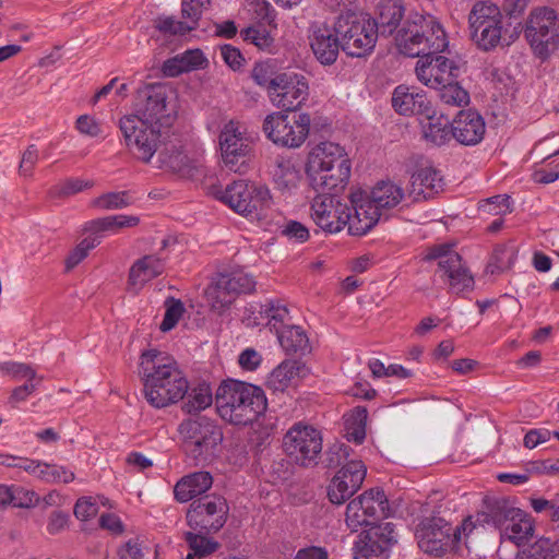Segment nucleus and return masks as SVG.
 <instances>
[{"label": "nucleus", "instance_id": "58836bf2", "mask_svg": "<svg viewBox=\"0 0 559 559\" xmlns=\"http://www.w3.org/2000/svg\"><path fill=\"white\" fill-rule=\"evenodd\" d=\"M260 318L264 320L266 326L270 328L271 331H282L285 325L290 323V314L286 305L280 301H267L261 306L259 311Z\"/></svg>", "mask_w": 559, "mask_h": 559}, {"label": "nucleus", "instance_id": "f8f14e48", "mask_svg": "<svg viewBox=\"0 0 559 559\" xmlns=\"http://www.w3.org/2000/svg\"><path fill=\"white\" fill-rule=\"evenodd\" d=\"M179 431L183 438L185 451L197 463L212 459L223 440L222 429L205 417L183 421Z\"/></svg>", "mask_w": 559, "mask_h": 559}, {"label": "nucleus", "instance_id": "09e8293b", "mask_svg": "<svg viewBox=\"0 0 559 559\" xmlns=\"http://www.w3.org/2000/svg\"><path fill=\"white\" fill-rule=\"evenodd\" d=\"M240 36L245 41L251 43L260 50L271 51L274 39L269 32L260 25L249 26L240 32Z\"/></svg>", "mask_w": 559, "mask_h": 559}, {"label": "nucleus", "instance_id": "c9c22d12", "mask_svg": "<svg viewBox=\"0 0 559 559\" xmlns=\"http://www.w3.org/2000/svg\"><path fill=\"white\" fill-rule=\"evenodd\" d=\"M484 514L487 523H492L501 531L512 518L521 515V509L515 508L504 498H487Z\"/></svg>", "mask_w": 559, "mask_h": 559}, {"label": "nucleus", "instance_id": "13d9d810", "mask_svg": "<svg viewBox=\"0 0 559 559\" xmlns=\"http://www.w3.org/2000/svg\"><path fill=\"white\" fill-rule=\"evenodd\" d=\"M12 501L16 508H31L38 502V496L21 486H11Z\"/></svg>", "mask_w": 559, "mask_h": 559}, {"label": "nucleus", "instance_id": "412c9836", "mask_svg": "<svg viewBox=\"0 0 559 559\" xmlns=\"http://www.w3.org/2000/svg\"><path fill=\"white\" fill-rule=\"evenodd\" d=\"M525 36L531 46L543 55L549 44H556L559 40L556 12L545 7L532 11L526 22Z\"/></svg>", "mask_w": 559, "mask_h": 559}, {"label": "nucleus", "instance_id": "c756f323", "mask_svg": "<svg viewBox=\"0 0 559 559\" xmlns=\"http://www.w3.org/2000/svg\"><path fill=\"white\" fill-rule=\"evenodd\" d=\"M275 188L282 193H292L301 181L302 175L298 163L287 156H277L272 168Z\"/></svg>", "mask_w": 559, "mask_h": 559}, {"label": "nucleus", "instance_id": "052dcab7", "mask_svg": "<svg viewBox=\"0 0 559 559\" xmlns=\"http://www.w3.org/2000/svg\"><path fill=\"white\" fill-rule=\"evenodd\" d=\"M92 187V181L83 180L80 178H70L57 187V193L60 197H70Z\"/></svg>", "mask_w": 559, "mask_h": 559}, {"label": "nucleus", "instance_id": "f3484780", "mask_svg": "<svg viewBox=\"0 0 559 559\" xmlns=\"http://www.w3.org/2000/svg\"><path fill=\"white\" fill-rule=\"evenodd\" d=\"M283 449L296 464L301 466L316 464L322 451L321 432L312 426L297 423L284 436Z\"/></svg>", "mask_w": 559, "mask_h": 559}, {"label": "nucleus", "instance_id": "6e6d98bb", "mask_svg": "<svg viewBox=\"0 0 559 559\" xmlns=\"http://www.w3.org/2000/svg\"><path fill=\"white\" fill-rule=\"evenodd\" d=\"M252 79L254 82L260 85L267 88L269 94L271 95V92L275 90V86L273 85L274 76H273V68L267 62H259L255 63V66L252 69Z\"/></svg>", "mask_w": 559, "mask_h": 559}, {"label": "nucleus", "instance_id": "a18cd8bd", "mask_svg": "<svg viewBox=\"0 0 559 559\" xmlns=\"http://www.w3.org/2000/svg\"><path fill=\"white\" fill-rule=\"evenodd\" d=\"M516 559H559V545L550 538H539L523 549Z\"/></svg>", "mask_w": 559, "mask_h": 559}, {"label": "nucleus", "instance_id": "7ed1b4c3", "mask_svg": "<svg viewBox=\"0 0 559 559\" xmlns=\"http://www.w3.org/2000/svg\"><path fill=\"white\" fill-rule=\"evenodd\" d=\"M395 45L402 55L415 58L444 52L449 39L438 17L411 11L396 33Z\"/></svg>", "mask_w": 559, "mask_h": 559}, {"label": "nucleus", "instance_id": "f257e3e1", "mask_svg": "<svg viewBox=\"0 0 559 559\" xmlns=\"http://www.w3.org/2000/svg\"><path fill=\"white\" fill-rule=\"evenodd\" d=\"M176 115L175 91L168 84H146L139 90L135 112L119 120L126 145L139 160L151 162Z\"/></svg>", "mask_w": 559, "mask_h": 559}, {"label": "nucleus", "instance_id": "37998d69", "mask_svg": "<svg viewBox=\"0 0 559 559\" xmlns=\"http://www.w3.org/2000/svg\"><path fill=\"white\" fill-rule=\"evenodd\" d=\"M518 257V249L514 245H500L493 250L487 272L499 274L512 267Z\"/></svg>", "mask_w": 559, "mask_h": 559}, {"label": "nucleus", "instance_id": "864d4df0", "mask_svg": "<svg viewBox=\"0 0 559 559\" xmlns=\"http://www.w3.org/2000/svg\"><path fill=\"white\" fill-rule=\"evenodd\" d=\"M155 26L160 32L170 35L186 34L194 29V25L188 22L175 20L173 16H159L155 20Z\"/></svg>", "mask_w": 559, "mask_h": 559}, {"label": "nucleus", "instance_id": "5701e85b", "mask_svg": "<svg viewBox=\"0 0 559 559\" xmlns=\"http://www.w3.org/2000/svg\"><path fill=\"white\" fill-rule=\"evenodd\" d=\"M394 542L393 524L372 526L355 543L354 559H388Z\"/></svg>", "mask_w": 559, "mask_h": 559}, {"label": "nucleus", "instance_id": "72a5a7b5", "mask_svg": "<svg viewBox=\"0 0 559 559\" xmlns=\"http://www.w3.org/2000/svg\"><path fill=\"white\" fill-rule=\"evenodd\" d=\"M302 371L304 366L299 361L286 359L269 374L266 386L273 392H284L301 377Z\"/></svg>", "mask_w": 559, "mask_h": 559}, {"label": "nucleus", "instance_id": "a211bd4d", "mask_svg": "<svg viewBox=\"0 0 559 559\" xmlns=\"http://www.w3.org/2000/svg\"><path fill=\"white\" fill-rule=\"evenodd\" d=\"M253 278L241 270L219 273L205 290V296L212 309L223 311L227 309L240 294H248L254 289Z\"/></svg>", "mask_w": 559, "mask_h": 559}, {"label": "nucleus", "instance_id": "bb28decb", "mask_svg": "<svg viewBox=\"0 0 559 559\" xmlns=\"http://www.w3.org/2000/svg\"><path fill=\"white\" fill-rule=\"evenodd\" d=\"M452 138L463 145L478 144L485 134L486 124L483 117L474 110H462L453 119Z\"/></svg>", "mask_w": 559, "mask_h": 559}, {"label": "nucleus", "instance_id": "473e14b6", "mask_svg": "<svg viewBox=\"0 0 559 559\" xmlns=\"http://www.w3.org/2000/svg\"><path fill=\"white\" fill-rule=\"evenodd\" d=\"M424 116L420 124L425 140L438 146L445 144L452 136L449 118L442 114L437 115L432 109Z\"/></svg>", "mask_w": 559, "mask_h": 559}, {"label": "nucleus", "instance_id": "79ce46f5", "mask_svg": "<svg viewBox=\"0 0 559 559\" xmlns=\"http://www.w3.org/2000/svg\"><path fill=\"white\" fill-rule=\"evenodd\" d=\"M278 342L287 353L305 352L308 347V336L305 331L294 324L285 325L276 333Z\"/></svg>", "mask_w": 559, "mask_h": 559}, {"label": "nucleus", "instance_id": "7c9ffc66", "mask_svg": "<svg viewBox=\"0 0 559 559\" xmlns=\"http://www.w3.org/2000/svg\"><path fill=\"white\" fill-rule=\"evenodd\" d=\"M165 263L155 254H147L134 261L129 271V285L134 288L143 287L147 282L163 274Z\"/></svg>", "mask_w": 559, "mask_h": 559}, {"label": "nucleus", "instance_id": "69168bd1", "mask_svg": "<svg viewBox=\"0 0 559 559\" xmlns=\"http://www.w3.org/2000/svg\"><path fill=\"white\" fill-rule=\"evenodd\" d=\"M19 463L20 469H23L24 472L36 477L37 479L45 481L48 463L32 460L28 457H24V460H19Z\"/></svg>", "mask_w": 559, "mask_h": 559}, {"label": "nucleus", "instance_id": "20e7f679", "mask_svg": "<svg viewBox=\"0 0 559 559\" xmlns=\"http://www.w3.org/2000/svg\"><path fill=\"white\" fill-rule=\"evenodd\" d=\"M264 391L250 383L227 380L219 384L215 406L219 417L233 425H247L266 409Z\"/></svg>", "mask_w": 559, "mask_h": 559}, {"label": "nucleus", "instance_id": "6ab92c4d", "mask_svg": "<svg viewBox=\"0 0 559 559\" xmlns=\"http://www.w3.org/2000/svg\"><path fill=\"white\" fill-rule=\"evenodd\" d=\"M228 514L226 500L216 495L194 500L187 512L188 525L201 533H216L225 524Z\"/></svg>", "mask_w": 559, "mask_h": 559}, {"label": "nucleus", "instance_id": "ea45409f", "mask_svg": "<svg viewBox=\"0 0 559 559\" xmlns=\"http://www.w3.org/2000/svg\"><path fill=\"white\" fill-rule=\"evenodd\" d=\"M367 417L368 411L364 406H356L345 415V430L349 441L362 443L366 438Z\"/></svg>", "mask_w": 559, "mask_h": 559}, {"label": "nucleus", "instance_id": "ddd939ff", "mask_svg": "<svg viewBox=\"0 0 559 559\" xmlns=\"http://www.w3.org/2000/svg\"><path fill=\"white\" fill-rule=\"evenodd\" d=\"M221 200L236 213L262 219L272 204L271 192L265 186H257L245 180L228 185Z\"/></svg>", "mask_w": 559, "mask_h": 559}, {"label": "nucleus", "instance_id": "4be33fe9", "mask_svg": "<svg viewBox=\"0 0 559 559\" xmlns=\"http://www.w3.org/2000/svg\"><path fill=\"white\" fill-rule=\"evenodd\" d=\"M415 72L417 79L430 88H437L457 80L459 64L441 53L418 57Z\"/></svg>", "mask_w": 559, "mask_h": 559}, {"label": "nucleus", "instance_id": "774afa93", "mask_svg": "<svg viewBox=\"0 0 559 559\" xmlns=\"http://www.w3.org/2000/svg\"><path fill=\"white\" fill-rule=\"evenodd\" d=\"M282 233L290 240L298 242H305L309 238L308 228L297 221L287 222Z\"/></svg>", "mask_w": 559, "mask_h": 559}, {"label": "nucleus", "instance_id": "bf43d9fd", "mask_svg": "<svg viewBox=\"0 0 559 559\" xmlns=\"http://www.w3.org/2000/svg\"><path fill=\"white\" fill-rule=\"evenodd\" d=\"M0 368L16 380L26 379L27 381H35L38 378L36 371L26 364L7 362Z\"/></svg>", "mask_w": 559, "mask_h": 559}, {"label": "nucleus", "instance_id": "2f4dec72", "mask_svg": "<svg viewBox=\"0 0 559 559\" xmlns=\"http://www.w3.org/2000/svg\"><path fill=\"white\" fill-rule=\"evenodd\" d=\"M213 484V477L209 472H195L183 476L177 481L174 493L179 502H188L206 492Z\"/></svg>", "mask_w": 559, "mask_h": 559}, {"label": "nucleus", "instance_id": "5fc2aeb1", "mask_svg": "<svg viewBox=\"0 0 559 559\" xmlns=\"http://www.w3.org/2000/svg\"><path fill=\"white\" fill-rule=\"evenodd\" d=\"M98 243L99 240L96 237L84 238L68 255L66 260L67 269L70 270L76 266L87 257L90 250L95 248Z\"/></svg>", "mask_w": 559, "mask_h": 559}, {"label": "nucleus", "instance_id": "680f3d73", "mask_svg": "<svg viewBox=\"0 0 559 559\" xmlns=\"http://www.w3.org/2000/svg\"><path fill=\"white\" fill-rule=\"evenodd\" d=\"M74 472L68 469L67 467L57 464H48L45 483L69 484L74 480Z\"/></svg>", "mask_w": 559, "mask_h": 559}, {"label": "nucleus", "instance_id": "dca6fc26", "mask_svg": "<svg viewBox=\"0 0 559 559\" xmlns=\"http://www.w3.org/2000/svg\"><path fill=\"white\" fill-rule=\"evenodd\" d=\"M389 501L380 488L366 490L349 501L346 507L345 522L352 532L361 526L372 525L377 521L390 516Z\"/></svg>", "mask_w": 559, "mask_h": 559}, {"label": "nucleus", "instance_id": "4c0bfd02", "mask_svg": "<svg viewBox=\"0 0 559 559\" xmlns=\"http://www.w3.org/2000/svg\"><path fill=\"white\" fill-rule=\"evenodd\" d=\"M534 533V525L530 516L521 510V515L512 518L510 523H507L500 531L501 538L510 540L520 546L525 543Z\"/></svg>", "mask_w": 559, "mask_h": 559}, {"label": "nucleus", "instance_id": "0e129e2a", "mask_svg": "<svg viewBox=\"0 0 559 559\" xmlns=\"http://www.w3.org/2000/svg\"><path fill=\"white\" fill-rule=\"evenodd\" d=\"M76 130L84 135L96 138L102 133L100 123L92 116L82 115L75 121Z\"/></svg>", "mask_w": 559, "mask_h": 559}, {"label": "nucleus", "instance_id": "cd10ccee", "mask_svg": "<svg viewBox=\"0 0 559 559\" xmlns=\"http://www.w3.org/2000/svg\"><path fill=\"white\" fill-rule=\"evenodd\" d=\"M310 46L316 58L324 66L334 63L341 47L340 37L324 25H317L312 28Z\"/></svg>", "mask_w": 559, "mask_h": 559}, {"label": "nucleus", "instance_id": "338daca9", "mask_svg": "<svg viewBox=\"0 0 559 559\" xmlns=\"http://www.w3.org/2000/svg\"><path fill=\"white\" fill-rule=\"evenodd\" d=\"M262 362V356L253 348H246L238 356L239 366L247 371H254Z\"/></svg>", "mask_w": 559, "mask_h": 559}, {"label": "nucleus", "instance_id": "9d476101", "mask_svg": "<svg viewBox=\"0 0 559 559\" xmlns=\"http://www.w3.org/2000/svg\"><path fill=\"white\" fill-rule=\"evenodd\" d=\"M440 509L441 506L437 507L431 516L424 518L415 533L418 547L436 557L455 550L460 544V532L453 531L450 521L441 516Z\"/></svg>", "mask_w": 559, "mask_h": 559}, {"label": "nucleus", "instance_id": "393cba45", "mask_svg": "<svg viewBox=\"0 0 559 559\" xmlns=\"http://www.w3.org/2000/svg\"><path fill=\"white\" fill-rule=\"evenodd\" d=\"M157 167L182 177H193L199 162L188 156L180 140L164 142L158 151Z\"/></svg>", "mask_w": 559, "mask_h": 559}, {"label": "nucleus", "instance_id": "f704fd0d", "mask_svg": "<svg viewBox=\"0 0 559 559\" xmlns=\"http://www.w3.org/2000/svg\"><path fill=\"white\" fill-rule=\"evenodd\" d=\"M404 15L401 0H380L376 21L377 32L381 35H392Z\"/></svg>", "mask_w": 559, "mask_h": 559}, {"label": "nucleus", "instance_id": "6e6552de", "mask_svg": "<svg viewBox=\"0 0 559 559\" xmlns=\"http://www.w3.org/2000/svg\"><path fill=\"white\" fill-rule=\"evenodd\" d=\"M334 31L340 37L342 49L350 57L369 55L378 38L376 21L364 13H342L335 22Z\"/></svg>", "mask_w": 559, "mask_h": 559}, {"label": "nucleus", "instance_id": "a878e982", "mask_svg": "<svg viewBox=\"0 0 559 559\" xmlns=\"http://www.w3.org/2000/svg\"><path fill=\"white\" fill-rule=\"evenodd\" d=\"M443 177L431 164L419 166L411 176L408 197L415 201L433 198L443 190Z\"/></svg>", "mask_w": 559, "mask_h": 559}, {"label": "nucleus", "instance_id": "49530a36", "mask_svg": "<svg viewBox=\"0 0 559 559\" xmlns=\"http://www.w3.org/2000/svg\"><path fill=\"white\" fill-rule=\"evenodd\" d=\"M186 542L190 549L186 559H205L218 548V543L203 536V534L199 532L186 533Z\"/></svg>", "mask_w": 559, "mask_h": 559}, {"label": "nucleus", "instance_id": "2eb2a0df", "mask_svg": "<svg viewBox=\"0 0 559 559\" xmlns=\"http://www.w3.org/2000/svg\"><path fill=\"white\" fill-rule=\"evenodd\" d=\"M310 216L313 223L325 233L335 234L348 226L349 234L355 235L352 225L356 218V211L352 215L348 204L336 195H317L311 202Z\"/></svg>", "mask_w": 559, "mask_h": 559}, {"label": "nucleus", "instance_id": "0eeeda50", "mask_svg": "<svg viewBox=\"0 0 559 559\" xmlns=\"http://www.w3.org/2000/svg\"><path fill=\"white\" fill-rule=\"evenodd\" d=\"M468 24L473 43L483 51H490L503 43L510 44L504 16L492 2H476L468 14Z\"/></svg>", "mask_w": 559, "mask_h": 559}, {"label": "nucleus", "instance_id": "c03bdc74", "mask_svg": "<svg viewBox=\"0 0 559 559\" xmlns=\"http://www.w3.org/2000/svg\"><path fill=\"white\" fill-rule=\"evenodd\" d=\"M187 400L182 405L186 413H198L213 403V394L207 383H200L186 394Z\"/></svg>", "mask_w": 559, "mask_h": 559}, {"label": "nucleus", "instance_id": "8fccbe9b", "mask_svg": "<svg viewBox=\"0 0 559 559\" xmlns=\"http://www.w3.org/2000/svg\"><path fill=\"white\" fill-rule=\"evenodd\" d=\"M131 203L127 191L108 192L93 200L92 205L99 210H118L128 206Z\"/></svg>", "mask_w": 559, "mask_h": 559}, {"label": "nucleus", "instance_id": "c85d7f7f", "mask_svg": "<svg viewBox=\"0 0 559 559\" xmlns=\"http://www.w3.org/2000/svg\"><path fill=\"white\" fill-rule=\"evenodd\" d=\"M392 106L400 115H421L431 111L430 102L423 92H416L405 85L395 87Z\"/></svg>", "mask_w": 559, "mask_h": 559}, {"label": "nucleus", "instance_id": "39448f33", "mask_svg": "<svg viewBox=\"0 0 559 559\" xmlns=\"http://www.w3.org/2000/svg\"><path fill=\"white\" fill-rule=\"evenodd\" d=\"M307 175L314 190L343 188L350 177V164L344 148L333 142H321L308 155Z\"/></svg>", "mask_w": 559, "mask_h": 559}, {"label": "nucleus", "instance_id": "4468645a", "mask_svg": "<svg viewBox=\"0 0 559 559\" xmlns=\"http://www.w3.org/2000/svg\"><path fill=\"white\" fill-rule=\"evenodd\" d=\"M218 140L225 166L235 173H246L252 153V140L245 123L228 120L223 124Z\"/></svg>", "mask_w": 559, "mask_h": 559}, {"label": "nucleus", "instance_id": "aec40b11", "mask_svg": "<svg viewBox=\"0 0 559 559\" xmlns=\"http://www.w3.org/2000/svg\"><path fill=\"white\" fill-rule=\"evenodd\" d=\"M272 103L284 111H296L309 96L308 81L302 74L283 72L274 76Z\"/></svg>", "mask_w": 559, "mask_h": 559}, {"label": "nucleus", "instance_id": "1a4fd4ad", "mask_svg": "<svg viewBox=\"0 0 559 559\" xmlns=\"http://www.w3.org/2000/svg\"><path fill=\"white\" fill-rule=\"evenodd\" d=\"M274 111L264 118L262 130L275 145L298 148L307 140L310 132L311 118L309 114H287Z\"/></svg>", "mask_w": 559, "mask_h": 559}, {"label": "nucleus", "instance_id": "3c124183", "mask_svg": "<svg viewBox=\"0 0 559 559\" xmlns=\"http://www.w3.org/2000/svg\"><path fill=\"white\" fill-rule=\"evenodd\" d=\"M530 504L536 513H545L552 522L559 521V492L554 493L549 499L531 498Z\"/></svg>", "mask_w": 559, "mask_h": 559}, {"label": "nucleus", "instance_id": "4d7b16f0", "mask_svg": "<svg viewBox=\"0 0 559 559\" xmlns=\"http://www.w3.org/2000/svg\"><path fill=\"white\" fill-rule=\"evenodd\" d=\"M480 210L488 214L502 215L511 212L510 197L495 195L487 199L481 205Z\"/></svg>", "mask_w": 559, "mask_h": 559}, {"label": "nucleus", "instance_id": "de8ad7c7", "mask_svg": "<svg viewBox=\"0 0 559 559\" xmlns=\"http://www.w3.org/2000/svg\"><path fill=\"white\" fill-rule=\"evenodd\" d=\"M439 91L440 100L450 106H464L469 102L468 93L459 85L457 80L444 84V86L437 87Z\"/></svg>", "mask_w": 559, "mask_h": 559}, {"label": "nucleus", "instance_id": "9b49d317", "mask_svg": "<svg viewBox=\"0 0 559 559\" xmlns=\"http://www.w3.org/2000/svg\"><path fill=\"white\" fill-rule=\"evenodd\" d=\"M425 259L438 261L435 275L448 286L450 293L460 295L473 290L474 277L452 245L441 243L429 248Z\"/></svg>", "mask_w": 559, "mask_h": 559}, {"label": "nucleus", "instance_id": "603ef678", "mask_svg": "<svg viewBox=\"0 0 559 559\" xmlns=\"http://www.w3.org/2000/svg\"><path fill=\"white\" fill-rule=\"evenodd\" d=\"M166 311L159 325L163 332L173 330L185 312L183 304L180 300L170 298L165 302Z\"/></svg>", "mask_w": 559, "mask_h": 559}, {"label": "nucleus", "instance_id": "e2e57ef3", "mask_svg": "<svg viewBox=\"0 0 559 559\" xmlns=\"http://www.w3.org/2000/svg\"><path fill=\"white\" fill-rule=\"evenodd\" d=\"M206 3H209V0H182V17L188 20L195 27Z\"/></svg>", "mask_w": 559, "mask_h": 559}, {"label": "nucleus", "instance_id": "b1692460", "mask_svg": "<svg viewBox=\"0 0 559 559\" xmlns=\"http://www.w3.org/2000/svg\"><path fill=\"white\" fill-rule=\"evenodd\" d=\"M366 473V466L361 461L346 463L329 484V500L334 504L347 501L361 487Z\"/></svg>", "mask_w": 559, "mask_h": 559}, {"label": "nucleus", "instance_id": "e433bc0d", "mask_svg": "<svg viewBox=\"0 0 559 559\" xmlns=\"http://www.w3.org/2000/svg\"><path fill=\"white\" fill-rule=\"evenodd\" d=\"M205 62L206 59L201 50H187L166 60L162 71L166 76L175 78L183 72L202 68Z\"/></svg>", "mask_w": 559, "mask_h": 559}, {"label": "nucleus", "instance_id": "f03ea898", "mask_svg": "<svg viewBox=\"0 0 559 559\" xmlns=\"http://www.w3.org/2000/svg\"><path fill=\"white\" fill-rule=\"evenodd\" d=\"M140 374L146 402L164 408L181 401L189 390V381L176 359L168 354L150 349L140 357Z\"/></svg>", "mask_w": 559, "mask_h": 559}, {"label": "nucleus", "instance_id": "a19ab883", "mask_svg": "<svg viewBox=\"0 0 559 559\" xmlns=\"http://www.w3.org/2000/svg\"><path fill=\"white\" fill-rule=\"evenodd\" d=\"M140 219L133 215H114L90 221L85 224V230L92 233L117 231L124 227H133Z\"/></svg>", "mask_w": 559, "mask_h": 559}, {"label": "nucleus", "instance_id": "423d86ee", "mask_svg": "<svg viewBox=\"0 0 559 559\" xmlns=\"http://www.w3.org/2000/svg\"><path fill=\"white\" fill-rule=\"evenodd\" d=\"M405 193L401 186L392 181L378 182L370 193L356 191L350 194V203L356 211L352 225L355 236L368 233L380 219L383 210L399 205Z\"/></svg>", "mask_w": 559, "mask_h": 559}]
</instances>
